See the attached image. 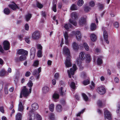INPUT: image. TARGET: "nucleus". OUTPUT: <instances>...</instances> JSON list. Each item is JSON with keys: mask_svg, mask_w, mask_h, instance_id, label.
I'll use <instances>...</instances> for the list:
<instances>
[{"mask_svg": "<svg viewBox=\"0 0 120 120\" xmlns=\"http://www.w3.org/2000/svg\"><path fill=\"white\" fill-rule=\"evenodd\" d=\"M63 51L64 54L67 56L66 60L65 63V66L67 68H69L71 67L72 64L71 63L70 55L69 49L66 46H64L63 49Z\"/></svg>", "mask_w": 120, "mask_h": 120, "instance_id": "1", "label": "nucleus"}, {"mask_svg": "<svg viewBox=\"0 0 120 120\" xmlns=\"http://www.w3.org/2000/svg\"><path fill=\"white\" fill-rule=\"evenodd\" d=\"M31 92V88H27L26 86L22 87L21 93V95H23V97H26Z\"/></svg>", "mask_w": 120, "mask_h": 120, "instance_id": "2", "label": "nucleus"}, {"mask_svg": "<svg viewBox=\"0 0 120 120\" xmlns=\"http://www.w3.org/2000/svg\"><path fill=\"white\" fill-rule=\"evenodd\" d=\"M77 67L75 64L73 65L72 68L70 69V70L67 71L68 76L71 78V75H74L75 71L77 69Z\"/></svg>", "mask_w": 120, "mask_h": 120, "instance_id": "3", "label": "nucleus"}, {"mask_svg": "<svg viewBox=\"0 0 120 120\" xmlns=\"http://www.w3.org/2000/svg\"><path fill=\"white\" fill-rule=\"evenodd\" d=\"M38 71L36 69H35L32 72V74L33 75H36V78L37 79H38L39 78L40 75L39 74L41 71V67L39 68L38 69Z\"/></svg>", "mask_w": 120, "mask_h": 120, "instance_id": "4", "label": "nucleus"}, {"mask_svg": "<svg viewBox=\"0 0 120 120\" xmlns=\"http://www.w3.org/2000/svg\"><path fill=\"white\" fill-rule=\"evenodd\" d=\"M104 110L105 118L110 120L111 119V115L110 112L106 109H105Z\"/></svg>", "mask_w": 120, "mask_h": 120, "instance_id": "5", "label": "nucleus"}, {"mask_svg": "<svg viewBox=\"0 0 120 120\" xmlns=\"http://www.w3.org/2000/svg\"><path fill=\"white\" fill-rule=\"evenodd\" d=\"M97 90L98 92L100 94H103L105 93L106 90L104 87L100 86L97 88Z\"/></svg>", "mask_w": 120, "mask_h": 120, "instance_id": "6", "label": "nucleus"}, {"mask_svg": "<svg viewBox=\"0 0 120 120\" xmlns=\"http://www.w3.org/2000/svg\"><path fill=\"white\" fill-rule=\"evenodd\" d=\"M3 48L5 50H8L9 49L10 44L9 42L7 41H5L3 42Z\"/></svg>", "mask_w": 120, "mask_h": 120, "instance_id": "7", "label": "nucleus"}, {"mask_svg": "<svg viewBox=\"0 0 120 120\" xmlns=\"http://www.w3.org/2000/svg\"><path fill=\"white\" fill-rule=\"evenodd\" d=\"M86 18L87 17L85 16L80 18L79 20V24L80 26H82L85 23Z\"/></svg>", "mask_w": 120, "mask_h": 120, "instance_id": "8", "label": "nucleus"}, {"mask_svg": "<svg viewBox=\"0 0 120 120\" xmlns=\"http://www.w3.org/2000/svg\"><path fill=\"white\" fill-rule=\"evenodd\" d=\"M32 37L33 39H37L39 38L40 35L39 32L36 31L34 32L32 34Z\"/></svg>", "mask_w": 120, "mask_h": 120, "instance_id": "9", "label": "nucleus"}, {"mask_svg": "<svg viewBox=\"0 0 120 120\" xmlns=\"http://www.w3.org/2000/svg\"><path fill=\"white\" fill-rule=\"evenodd\" d=\"M17 53L19 55L24 54L27 55L28 54L27 51L23 49H20L18 50Z\"/></svg>", "mask_w": 120, "mask_h": 120, "instance_id": "10", "label": "nucleus"}, {"mask_svg": "<svg viewBox=\"0 0 120 120\" xmlns=\"http://www.w3.org/2000/svg\"><path fill=\"white\" fill-rule=\"evenodd\" d=\"M85 57L86 55L85 53L84 52H80L79 55V58L77 59V60L80 59L82 61V60L85 59Z\"/></svg>", "mask_w": 120, "mask_h": 120, "instance_id": "11", "label": "nucleus"}, {"mask_svg": "<svg viewBox=\"0 0 120 120\" xmlns=\"http://www.w3.org/2000/svg\"><path fill=\"white\" fill-rule=\"evenodd\" d=\"M59 95L57 93L55 92L52 95L53 100L55 102H57V100L59 98Z\"/></svg>", "mask_w": 120, "mask_h": 120, "instance_id": "12", "label": "nucleus"}, {"mask_svg": "<svg viewBox=\"0 0 120 120\" xmlns=\"http://www.w3.org/2000/svg\"><path fill=\"white\" fill-rule=\"evenodd\" d=\"M9 6L14 10H15L17 8H19L18 6L15 3L9 4Z\"/></svg>", "mask_w": 120, "mask_h": 120, "instance_id": "13", "label": "nucleus"}, {"mask_svg": "<svg viewBox=\"0 0 120 120\" xmlns=\"http://www.w3.org/2000/svg\"><path fill=\"white\" fill-rule=\"evenodd\" d=\"M76 38L78 40H80L82 37L80 32L79 31H77L75 33Z\"/></svg>", "mask_w": 120, "mask_h": 120, "instance_id": "14", "label": "nucleus"}, {"mask_svg": "<svg viewBox=\"0 0 120 120\" xmlns=\"http://www.w3.org/2000/svg\"><path fill=\"white\" fill-rule=\"evenodd\" d=\"M71 18L73 20H76L78 18L77 14L75 12H74L71 13Z\"/></svg>", "mask_w": 120, "mask_h": 120, "instance_id": "15", "label": "nucleus"}, {"mask_svg": "<svg viewBox=\"0 0 120 120\" xmlns=\"http://www.w3.org/2000/svg\"><path fill=\"white\" fill-rule=\"evenodd\" d=\"M102 56H100L98 57L97 59V64L98 65H100L102 63Z\"/></svg>", "mask_w": 120, "mask_h": 120, "instance_id": "16", "label": "nucleus"}, {"mask_svg": "<svg viewBox=\"0 0 120 120\" xmlns=\"http://www.w3.org/2000/svg\"><path fill=\"white\" fill-rule=\"evenodd\" d=\"M59 91L61 95H65L66 90L64 89V87H61L59 89Z\"/></svg>", "mask_w": 120, "mask_h": 120, "instance_id": "17", "label": "nucleus"}, {"mask_svg": "<svg viewBox=\"0 0 120 120\" xmlns=\"http://www.w3.org/2000/svg\"><path fill=\"white\" fill-rule=\"evenodd\" d=\"M32 109L34 110H36L38 108V104L36 103L33 104L31 105Z\"/></svg>", "mask_w": 120, "mask_h": 120, "instance_id": "18", "label": "nucleus"}, {"mask_svg": "<svg viewBox=\"0 0 120 120\" xmlns=\"http://www.w3.org/2000/svg\"><path fill=\"white\" fill-rule=\"evenodd\" d=\"M22 101H20L18 105V110L20 111H22L24 109V107L22 105Z\"/></svg>", "mask_w": 120, "mask_h": 120, "instance_id": "19", "label": "nucleus"}, {"mask_svg": "<svg viewBox=\"0 0 120 120\" xmlns=\"http://www.w3.org/2000/svg\"><path fill=\"white\" fill-rule=\"evenodd\" d=\"M7 75H8L7 72L4 69H3L1 70L0 73V76H3Z\"/></svg>", "mask_w": 120, "mask_h": 120, "instance_id": "20", "label": "nucleus"}, {"mask_svg": "<svg viewBox=\"0 0 120 120\" xmlns=\"http://www.w3.org/2000/svg\"><path fill=\"white\" fill-rule=\"evenodd\" d=\"M56 109L58 112H60L62 110V107L60 104L57 105L56 106Z\"/></svg>", "mask_w": 120, "mask_h": 120, "instance_id": "21", "label": "nucleus"}, {"mask_svg": "<svg viewBox=\"0 0 120 120\" xmlns=\"http://www.w3.org/2000/svg\"><path fill=\"white\" fill-rule=\"evenodd\" d=\"M76 62L80 70H82L83 69V68L81 65L82 61H81L80 60V59L76 60Z\"/></svg>", "mask_w": 120, "mask_h": 120, "instance_id": "22", "label": "nucleus"}, {"mask_svg": "<svg viewBox=\"0 0 120 120\" xmlns=\"http://www.w3.org/2000/svg\"><path fill=\"white\" fill-rule=\"evenodd\" d=\"M72 47L75 50H78L79 48V45L75 42H74L72 44Z\"/></svg>", "mask_w": 120, "mask_h": 120, "instance_id": "23", "label": "nucleus"}, {"mask_svg": "<svg viewBox=\"0 0 120 120\" xmlns=\"http://www.w3.org/2000/svg\"><path fill=\"white\" fill-rule=\"evenodd\" d=\"M91 40L93 41H95L97 39L96 36L94 34H92L90 36Z\"/></svg>", "mask_w": 120, "mask_h": 120, "instance_id": "24", "label": "nucleus"}, {"mask_svg": "<svg viewBox=\"0 0 120 120\" xmlns=\"http://www.w3.org/2000/svg\"><path fill=\"white\" fill-rule=\"evenodd\" d=\"M42 90L43 93H46L49 91V89L48 87L45 86L43 87Z\"/></svg>", "mask_w": 120, "mask_h": 120, "instance_id": "25", "label": "nucleus"}, {"mask_svg": "<svg viewBox=\"0 0 120 120\" xmlns=\"http://www.w3.org/2000/svg\"><path fill=\"white\" fill-rule=\"evenodd\" d=\"M97 28V26L95 23H92L91 24L90 26V29L91 30L94 31Z\"/></svg>", "mask_w": 120, "mask_h": 120, "instance_id": "26", "label": "nucleus"}, {"mask_svg": "<svg viewBox=\"0 0 120 120\" xmlns=\"http://www.w3.org/2000/svg\"><path fill=\"white\" fill-rule=\"evenodd\" d=\"M72 26L70 23H66L65 24L64 26V28L66 30H68L69 27L72 28Z\"/></svg>", "mask_w": 120, "mask_h": 120, "instance_id": "27", "label": "nucleus"}, {"mask_svg": "<svg viewBox=\"0 0 120 120\" xmlns=\"http://www.w3.org/2000/svg\"><path fill=\"white\" fill-rule=\"evenodd\" d=\"M105 28L104 27H102V29L103 30V36L104 38H108V34L107 31L104 30Z\"/></svg>", "mask_w": 120, "mask_h": 120, "instance_id": "28", "label": "nucleus"}, {"mask_svg": "<svg viewBox=\"0 0 120 120\" xmlns=\"http://www.w3.org/2000/svg\"><path fill=\"white\" fill-rule=\"evenodd\" d=\"M22 115L20 113H18L16 116V120H21Z\"/></svg>", "mask_w": 120, "mask_h": 120, "instance_id": "29", "label": "nucleus"}, {"mask_svg": "<svg viewBox=\"0 0 120 120\" xmlns=\"http://www.w3.org/2000/svg\"><path fill=\"white\" fill-rule=\"evenodd\" d=\"M80 76L83 79H85L86 77V74L85 72H82Z\"/></svg>", "mask_w": 120, "mask_h": 120, "instance_id": "30", "label": "nucleus"}, {"mask_svg": "<svg viewBox=\"0 0 120 120\" xmlns=\"http://www.w3.org/2000/svg\"><path fill=\"white\" fill-rule=\"evenodd\" d=\"M83 45L85 49L87 51L89 50V47L87 44L86 43H84Z\"/></svg>", "mask_w": 120, "mask_h": 120, "instance_id": "31", "label": "nucleus"}, {"mask_svg": "<svg viewBox=\"0 0 120 120\" xmlns=\"http://www.w3.org/2000/svg\"><path fill=\"white\" fill-rule=\"evenodd\" d=\"M31 17V15L30 14H28L25 16V18L27 21H28Z\"/></svg>", "mask_w": 120, "mask_h": 120, "instance_id": "32", "label": "nucleus"}, {"mask_svg": "<svg viewBox=\"0 0 120 120\" xmlns=\"http://www.w3.org/2000/svg\"><path fill=\"white\" fill-rule=\"evenodd\" d=\"M54 105L53 104H50L49 106V109L52 112H53L54 110Z\"/></svg>", "mask_w": 120, "mask_h": 120, "instance_id": "33", "label": "nucleus"}, {"mask_svg": "<svg viewBox=\"0 0 120 120\" xmlns=\"http://www.w3.org/2000/svg\"><path fill=\"white\" fill-rule=\"evenodd\" d=\"M26 58V57L25 56L22 55L19 57V60L20 61H22L25 60Z\"/></svg>", "mask_w": 120, "mask_h": 120, "instance_id": "34", "label": "nucleus"}, {"mask_svg": "<svg viewBox=\"0 0 120 120\" xmlns=\"http://www.w3.org/2000/svg\"><path fill=\"white\" fill-rule=\"evenodd\" d=\"M4 13L7 15H8L10 12V11L8 8H5L4 10Z\"/></svg>", "mask_w": 120, "mask_h": 120, "instance_id": "35", "label": "nucleus"}, {"mask_svg": "<svg viewBox=\"0 0 120 120\" xmlns=\"http://www.w3.org/2000/svg\"><path fill=\"white\" fill-rule=\"evenodd\" d=\"M36 5L38 8L40 9L42 8L43 7V5L38 2H37Z\"/></svg>", "mask_w": 120, "mask_h": 120, "instance_id": "36", "label": "nucleus"}, {"mask_svg": "<svg viewBox=\"0 0 120 120\" xmlns=\"http://www.w3.org/2000/svg\"><path fill=\"white\" fill-rule=\"evenodd\" d=\"M82 96L85 101H87L88 98L87 96L84 93H82Z\"/></svg>", "mask_w": 120, "mask_h": 120, "instance_id": "37", "label": "nucleus"}, {"mask_svg": "<svg viewBox=\"0 0 120 120\" xmlns=\"http://www.w3.org/2000/svg\"><path fill=\"white\" fill-rule=\"evenodd\" d=\"M70 22L74 26H76L77 23L76 21L73 20L71 19H70L69 20Z\"/></svg>", "mask_w": 120, "mask_h": 120, "instance_id": "38", "label": "nucleus"}, {"mask_svg": "<svg viewBox=\"0 0 120 120\" xmlns=\"http://www.w3.org/2000/svg\"><path fill=\"white\" fill-rule=\"evenodd\" d=\"M29 119V120H34L35 119V114L32 113V115H30Z\"/></svg>", "mask_w": 120, "mask_h": 120, "instance_id": "39", "label": "nucleus"}, {"mask_svg": "<svg viewBox=\"0 0 120 120\" xmlns=\"http://www.w3.org/2000/svg\"><path fill=\"white\" fill-rule=\"evenodd\" d=\"M84 2L83 0H79L77 3V4L79 6H81L83 4Z\"/></svg>", "mask_w": 120, "mask_h": 120, "instance_id": "40", "label": "nucleus"}, {"mask_svg": "<svg viewBox=\"0 0 120 120\" xmlns=\"http://www.w3.org/2000/svg\"><path fill=\"white\" fill-rule=\"evenodd\" d=\"M90 82V81L88 79H87L84 80L83 82V85H86L89 84Z\"/></svg>", "mask_w": 120, "mask_h": 120, "instance_id": "41", "label": "nucleus"}, {"mask_svg": "<svg viewBox=\"0 0 120 120\" xmlns=\"http://www.w3.org/2000/svg\"><path fill=\"white\" fill-rule=\"evenodd\" d=\"M49 118L50 120H53L55 119V116L53 113H51L49 115Z\"/></svg>", "mask_w": 120, "mask_h": 120, "instance_id": "42", "label": "nucleus"}, {"mask_svg": "<svg viewBox=\"0 0 120 120\" xmlns=\"http://www.w3.org/2000/svg\"><path fill=\"white\" fill-rule=\"evenodd\" d=\"M71 9L73 10H76L77 9V8L75 5L73 4L71 7Z\"/></svg>", "mask_w": 120, "mask_h": 120, "instance_id": "43", "label": "nucleus"}, {"mask_svg": "<svg viewBox=\"0 0 120 120\" xmlns=\"http://www.w3.org/2000/svg\"><path fill=\"white\" fill-rule=\"evenodd\" d=\"M97 104L100 107H102L104 105L103 104H102L101 101L100 100H98V101Z\"/></svg>", "mask_w": 120, "mask_h": 120, "instance_id": "44", "label": "nucleus"}, {"mask_svg": "<svg viewBox=\"0 0 120 120\" xmlns=\"http://www.w3.org/2000/svg\"><path fill=\"white\" fill-rule=\"evenodd\" d=\"M90 10V8L88 6H86L84 8V10L86 12H88Z\"/></svg>", "mask_w": 120, "mask_h": 120, "instance_id": "45", "label": "nucleus"}, {"mask_svg": "<svg viewBox=\"0 0 120 120\" xmlns=\"http://www.w3.org/2000/svg\"><path fill=\"white\" fill-rule=\"evenodd\" d=\"M86 57L87 61H88V62H90L91 60L90 55L89 54H87L86 56Z\"/></svg>", "mask_w": 120, "mask_h": 120, "instance_id": "46", "label": "nucleus"}, {"mask_svg": "<svg viewBox=\"0 0 120 120\" xmlns=\"http://www.w3.org/2000/svg\"><path fill=\"white\" fill-rule=\"evenodd\" d=\"M70 86L72 89H75V83L73 82H72L70 84Z\"/></svg>", "mask_w": 120, "mask_h": 120, "instance_id": "47", "label": "nucleus"}, {"mask_svg": "<svg viewBox=\"0 0 120 120\" xmlns=\"http://www.w3.org/2000/svg\"><path fill=\"white\" fill-rule=\"evenodd\" d=\"M30 54H35V49L34 47L30 49Z\"/></svg>", "mask_w": 120, "mask_h": 120, "instance_id": "48", "label": "nucleus"}, {"mask_svg": "<svg viewBox=\"0 0 120 120\" xmlns=\"http://www.w3.org/2000/svg\"><path fill=\"white\" fill-rule=\"evenodd\" d=\"M52 9L53 11H54L55 12H56V4H53Z\"/></svg>", "mask_w": 120, "mask_h": 120, "instance_id": "49", "label": "nucleus"}, {"mask_svg": "<svg viewBox=\"0 0 120 120\" xmlns=\"http://www.w3.org/2000/svg\"><path fill=\"white\" fill-rule=\"evenodd\" d=\"M33 85V83L32 81H30L27 83V85L28 86L30 87L29 88H31V87Z\"/></svg>", "mask_w": 120, "mask_h": 120, "instance_id": "50", "label": "nucleus"}, {"mask_svg": "<svg viewBox=\"0 0 120 120\" xmlns=\"http://www.w3.org/2000/svg\"><path fill=\"white\" fill-rule=\"evenodd\" d=\"M39 62L38 60H36L34 61L33 64V66L34 67L37 66L39 64Z\"/></svg>", "mask_w": 120, "mask_h": 120, "instance_id": "51", "label": "nucleus"}, {"mask_svg": "<svg viewBox=\"0 0 120 120\" xmlns=\"http://www.w3.org/2000/svg\"><path fill=\"white\" fill-rule=\"evenodd\" d=\"M98 6L99 9H102L104 8V5L103 4L100 3H98Z\"/></svg>", "mask_w": 120, "mask_h": 120, "instance_id": "52", "label": "nucleus"}, {"mask_svg": "<svg viewBox=\"0 0 120 120\" xmlns=\"http://www.w3.org/2000/svg\"><path fill=\"white\" fill-rule=\"evenodd\" d=\"M37 56L39 57H41L42 56V52L41 50H39L38 51Z\"/></svg>", "mask_w": 120, "mask_h": 120, "instance_id": "53", "label": "nucleus"}, {"mask_svg": "<svg viewBox=\"0 0 120 120\" xmlns=\"http://www.w3.org/2000/svg\"><path fill=\"white\" fill-rule=\"evenodd\" d=\"M85 110V109H82L81 111L79 112L77 114L76 116H80L81 114L82 113H83L84 112Z\"/></svg>", "mask_w": 120, "mask_h": 120, "instance_id": "54", "label": "nucleus"}, {"mask_svg": "<svg viewBox=\"0 0 120 120\" xmlns=\"http://www.w3.org/2000/svg\"><path fill=\"white\" fill-rule=\"evenodd\" d=\"M64 36L65 39H68V33L67 32H65L64 34Z\"/></svg>", "mask_w": 120, "mask_h": 120, "instance_id": "55", "label": "nucleus"}, {"mask_svg": "<svg viewBox=\"0 0 120 120\" xmlns=\"http://www.w3.org/2000/svg\"><path fill=\"white\" fill-rule=\"evenodd\" d=\"M4 92L6 94H7L8 93V87L7 86H5L4 88Z\"/></svg>", "mask_w": 120, "mask_h": 120, "instance_id": "56", "label": "nucleus"}, {"mask_svg": "<svg viewBox=\"0 0 120 120\" xmlns=\"http://www.w3.org/2000/svg\"><path fill=\"white\" fill-rule=\"evenodd\" d=\"M89 4L90 6L93 7L94 6L95 4L94 1H91L90 2Z\"/></svg>", "mask_w": 120, "mask_h": 120, "instance_id": "57", "label": "nucleus"}, {"mask_svg": "<svg viewBox=\"0 0 120 120\" xmlns=\"http://www.w3.org/2000/svg\"><path fill=\"white\" fill-rule=\"evenodd\" d=\"M37 119L38 120H41L42 118L41 116L38 114H37L36 115Z\"/></svg>", "mask_w": 120, "mask_h": 120, "instance_id": "58", "label": "nucleus"}, {"mask_svg": "<svg viewBox=\"0 0 120 120\" xmlns=\"http://www.w3.org/2000/svg\"><path fill=\"white\" fill-rule=\"evenodd\" d=\"M100 50L98 48H96V49L95 50V52L97 54H98L100 52Z\"/></svg>", "mask_w": 120, "mask_h": 120, "instance_id": "59", "label": "nucleus"}, {"mask_svg": "<svg viewBox=\"0 0 120 120\" xmlns=\"http://www.w3.org/2000/svg\"><path fill=\"white\" fill-rule=\"evenodd\" d=\"M114 26L116 28H117L119 26V23L118 22H116L114 23Z\"/></svg>", "mask_w": 120, "mask_h": 120, "instance_id": "60", "label": "nucleus"}, {"mask_svg": "<svg viewBox=\"0 0 120 120\" xmlns=\"http://www.w3.org/2000/svg\"><path fill=\"white\" fill-rule=\"evenodd\" d=\"M62 3L61 2H59L58 4V8L59 9L61 8L62 7Z\"/></svg>", "mask_w": 120, "mask_h": 120, "instance_id": "61", "label": "nucleus"}, {"mask_svg": "<svg viewBox=\"0 0 120 120\" xmlns=\"http://www.w3.org/2000/svg\"><path fill=\"white\" fill-rule=\"evenodd\" d=\"M25 40L26 41L28 44H29L30 42V41L28 37H26L25 39Z\"/></svg>", "mask_w": 120, "mask_h": 120, "instance_id": "62", "label": "nucleus"}, {"mask_svg": "<svg viewBox=\"0 0 120 120\" xmlns=\"http://www.w3.org/2000/svg\"><path fill=\"white\" fill-rule=\"evenodd\" d=\"M0 111L2 113H4V107L2 106L0 107Z\"/></svg>", "mask_w": 120, "mask_h": 120, "instance_id": "63", "label": "nucleus"}, {"mask_svg": "<svg viewBox=\"0 0 120 120\" xmlns=\"http://www.w3.org/2000/svg\"><path fill=\"white\" fill-rule=\"evenodd\" d=\"M31 74L30 73L29 71H27L25 74V76L26 77L29 76Z\"/></svg>", "mask_w": 120, "mask_h": 120, "instance_id": "64", "label": "nucleus"}]
</instances>
